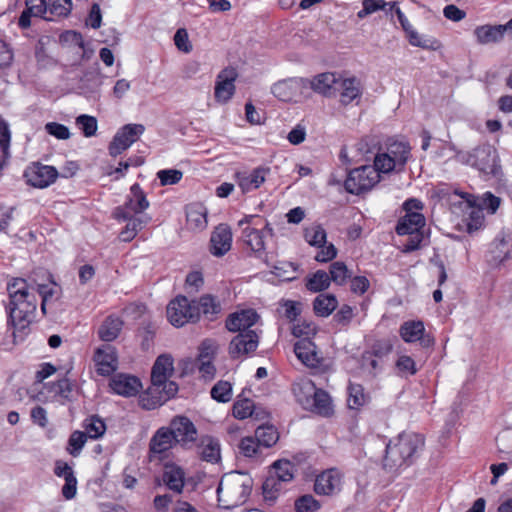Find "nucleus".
I'll list each match as a JSON object with an SVG mask.
<instances>
[{
	"label": "nucleus",
	"instance_id": "obj_1",
	"mask_svg": "<svg viewBox=\"0 0 512 512\" xmlns=\"http://www.w3.org/2000/svg\"><path fill=\"white\" fill-rule=\"evenodd\" d=\"M9 294V319L16 337L17 333L22 336L32 322L38 303L39 295L42 299L41 310L46 314L48 300L54 295V287L46 284L28 283L23 278H15L7 284Z\"/></svg>",
	"mask_w": 512,
	"mask_h": 512
},
{
	"label": "nucleus",
	"instance_id": "obj_2",
	"mask_svg": "<svg viewBox=\"0 0 512 512\" xmlns=\"http://www.w3.org/2000/svg\"><path fill=\"white\" fill-rule=\"evenodd\" d=\"M173 373V358L168 354L158 356L151 371V385L139 396L143 409L153 410L176 395L178 385L170 380Z\"/></svg>",
	"mask_w": 512,
	"mask_h": 512
},
{
	"label": "nucleus",
	"instance_id": "obj_3",
	"mask_svg": "<svg viewBox=\"0 0 512 512\" xmlns=\"http://www.w3.org/2000/svg\"><path fill=\"white\" fill-rule=\"evenodd\" d=\"M253 487V479L246 473L231 472L225 474L218 485L219 505L224 509H232L244 504Z\"/></svg>",
	"mask_w": 512,
	"mask_h": 512
},
{
	"label": "nucleus",
	"instance_id": "obj_4",
	"mask_svg": "<svg viewBox=\"0 0 512 512\" xmlns=\"http://www.w3.org/2000/svg\"><path fill=\"white\" fill-rule=\"evenodd\" d=\"M424 445V439L416 433H402L391 440L386 447L383 465L385 469L394 471L413 462L416 452Z\"/></svg>",
	"mask_w": 512,
	"mask_h": 512
},
{
	"label": "nucleus",
	"instance_id": "obj_5",
	"mask_svg": "<svg viewBox=\"0 0 512 512\" xmlns=\"http://www.w3.org/2000/svg\"><path fill=\"white\" fill-rule=\"evenodd\" d=\"M238 225H247L242 231L243 241L258 257H262L265 253V237L273 234L269 223L257 215H246Z\"/></svg>",
	"mask_w": 512,
	"mask_h": 512
},
{
	"label": "nucleus",
	"instance_id": "obj_6",
	"mask_svg": "<svg viewBox=\"0 0 512 512\" xmlns=\"http://www.w3.org/2000/svg\"><path fill=\"white\" fill-rule=\"evenodd\" d=\"M410 151L408 143L395 141L389 144L386 152L376 154L372 167H375L379 175L393 171L402 172L410 158Z\"/></svg>",
	"mask_w": 512,
	"mask_h": 512
},
{
	"label": "nucleus",
	"instance_id": "obj_7",
	"mask_svg": "<svg viewBox=\"0 0 512 512\" xmlns=\"http://www.w3.org/2000/svg\"><path fill=\"white\" fill-rule=\"evenodd\" d=\"M425 223V217L422 213L405 214L399 219L396 226L397 234L409 236L403 244V252H412L420 247L424 240L423 228Z\"/></svg>",
	"mask_w": 512,
	"mask_h": 512
},
{
	"label": "nucleus",
	"instance_id": "obj_8",
	"mask_svg": "<svg viewBox=\"0 0 512 512\" xmlns=\"http://www.w3.org/2000/svg\"><path fill=\"white\" fill-rule=\"evenodd\" d=\"M167 318L173 326L182 327L199 320V308L196 302L189 301L187 297L177 296L167 306Z\"/></svg>",
	"mask_w": 512,
	"mask_h": 512
},
{
	"label": "nucleus",
	"instance_id": "obj_9",
	"mask_svg": "<svg viewBox=\"0 0 512 512\" xmlns=\"http://www.w3.org/2000/svg\"><path fill=\"white\" fill-rule=\"evenodd\" d=\"M380 179L381 177L375 167H372V165H364L351 170L348 173L344 185L347 192L358 195L371 190L380 182Z\"/></svg>",
	"mask_w": 512,
	"mask_h": 512
},
{
	"label": "nucleus",
	"instance_id": "obj_10",
	"mask_svg": "<svg viewBox=\"0 0 512 512\" xmlns=\"http://www.w3.org/2000/svg\"><path fill=\"white\" fill-rule=\"evenodd\" d=\"M468 163L485 175H497L500 169L497 150L489 144L475 148L469 155Z\"/></svg>",
	"mask_w": 512,
	"mask_h": 512
},
{
	"label": "nucleus",
	"instance_id": "obj_11",
	"mask_svg": "<svg viewBox=\"0 0 512 512\" xmlns=\"http://www.w3.org/2000/svg\"><path fill=\"white\" fill-rule=\"evenodd\" d=\"M149 205L146 194L141 189L140 185L135 183L131 186L130 193L128 194L125 203L122 206H118L114 210L113 215L116 219L130 218L131 215H144L143 212L149 207Z\"/></svg>",
	"mask_w": 512,
	"mask_h": 512
},
{
	"label": "nucleus",
	"instance_id": "obj_12",
	"mask_svg": "<svg viewBox=\"0 0 512 512\" xmlns=\"http://www.w3.org/2000/svg\"><path fill=\"white\" fill-rule=\"evenodd\" d=\"M145 127L142 124H126L114 135L109 144L108 150L112 157H117L135 143L144 133Z\"/></svg>",
	"mask_w": 512,
	"mask_h": 512
},
{
	"label": "nucleus",
	"instance_id": "obj_13",
	"mask_svg": "<svg viewBox=\"0 0 512 512\" xmlns=\"http://www.w3.org/2000/svg\"><path fill=\"white\" fill-rule=\"evenodd\" d=\"M170 428L175 442L184 448L191 447L197 440V428L186 416H175L171 419Z\"/></svg>",
	"mask_w": 512,
	"mask_h": 512
},
{
	"label": "nucleus",
	"instance_id": "obj_14",
	"mask_svg": "<svg viewBox=\"0 0 512 512\" xmlns=\"http://www.w3.org/2000/svg\"><path fill=\"white\" fill-rule=\"evenodd\" d=\"M59 173L54 166L33 163L25 171L27 182L36 188H46L53 184Z\"/></svg>",
	"mask_w": 512,
	"mask_h": 512
},
{
	"label": "nucleus",
	"instance_id": "obj_15",
	"mask_svg": "<svg viewBox=\"0 0 512 512\" xmlns=\"http://www.w3.org/2000/svg\"><path fill=\"white\" fill-rule=\"evenodd\" d=\"M402 340L406 343H414L419 341L421 346L427 348L434 344V339L425 333V326L422 321H406L399 329Z\"/></svg>",
	"mask_w": 512,
	"mask_h": 512
},
{
	"label": "nucleus",
	"instance_id": "obj_16",
	"mask_svg": "<svg viewBox=\"0 0 512 512\" xmlns=\"http://www.w3.org/2000/svg\"><path fill=\"white\" fill-rule=\"evenodd\" d=\"M259 344V336L255 331L238 333L229 344V354L238 359L254 352Z\"/></svg>",
	"mask_w": 512,
	"mask_h": 512
},
{
	"label": "nucleus",
	"instance_id": "obj_17",
	"mask_svg": "<svg viewBox=\"0 0 512 512\" xmlns=\"http://www.w3.org/2000/svg\"><path fill=\"white\" fill-rule=\"evenodd\" d=\"M237 71L234 68L227 67L220 71L217 76L215 85V99L218 102H227L235 92V81L237 79Z\"/></svg>",
	"mask_w": 512,
	"mask_h": 512
},
{
	"label": "nucleus",
	"instance_id": "obj_18",
	"mask_svg": "<svg viewBox=\"0 0 512 512\" xmlns=\"http://www.w3.org/2000/svg\"><path fill=\"white\" fill-rule=\"evenodd\" d=\"M259 320V315L253 309H244L229 315L226 320V328L231 332L245 333L251 331Z\"/></svg>",
	"mask_w": 512,
	"mask_h": 512
},
{
	"label": "nucleus",
	"instance_id": "obj_19",
	"mask_svg": "<svg viewBox=\"0 0 512 512\" xmlns=\"http://www.w3.org/2000/svg\"><path fill=\"white\" fill-rule=\"evenodd\" d=\"M304 81L302 78H290L275 83L272 93L281 101H294L302 94Z\"/></svg>",
	"mask_w": 512,
	"mask_h": 512
},
{
	"label": "nucleus",
	"instance_id": "obj_20",
	"mask_svg": "<svg viewBox=\"0 0 512 512\" xmlns=\"http://www.w3.org/2000/svg\"><path fill=\"white\" fill-rule=\"evenodd\" d=\"M342 476L336 469H329L317 476L314 490L319 495H332L341 490Z\"/></svg>",
	"mask_w": 512,
	"mask_h": 512
},
{
	"label": "nucleus",
	"instance_id": "obj_21",
	"mask_svg": "<svg viewBox=\"0 0 512 512\" xmlns=\"http://www.w3.org/2000/svg\"><path fill=\"white\" fill-rule=\"evenodd\" d=\"M270 169L268 167H257L251 172H240L236 174L237 183L243 193L258 189L266 180Z\"/></svg>",
	"mask_w": 512,
	"mask_h": 512
},
{
	"label": "nucleus",
	"instance_id": "obj_22",
	"mask_svg": "<svg viewBox=\"0 0 512 512\" xmlns=\"http://www.w3.org/2000/svg\"><path fill=\"white\" fill-rule=\"evenodd\" d=\"M210 251L214 256L225 255L232 245V232L228 225L220 224L215 228L210 239Z\"/></svg>",
	"mask_w": 512,
	"mask_h": 512
},
{
	"label": "nucleus",
	"instance_id": "obj_23",
	"mask_svg": "<svg viewBox=\"0 0 512 512\" xmlns=\"http://www.w3.org/2000/svg\"><path fill=\"white\" fill-rule=\"evenodd\" d=\"M110 387L118 395L131 397L138 394L142 388V384L135 376L117 374L111 379Z\"/></svg>",
	"mask_w": 512,
	"mask_h": 512
},
{
	"label": "nucleus",
	"instance_id": "obj_24",
	"mask_svg": "<svg viewBox=\"0 0 512 512\" xmlns=\"http://www.w3.org/2000/svg\"><path fill=\"white\" fill-rule=\"evenodd\" d=\"M94 361L97 367V372L100 375L105 376L111 374L117 367L115 348L108 344L98 348L94 356Z\"/></svg>",
	"mask_w": 512,
	"mask_h": 512
},
{
	"label": "nucleus",
	"instance_id": "obj_25",
	"mask_svg": "<svg viewBox=\"0 0 512 512\" xmlns=\"http://www.w3.org/2000/svg\"><path fill=\"white\" fill-rule=\"evenodd\" d=\"M336 93H339L340 102L348 105L362 95V88L360 81L355 78H342L339 75Z\"/></svg>",
	"mask_w": 512,
	"mask_h": 512
},
{
	"label": "nucleus",
	"instance_id": "obj_26",
	"mask_svg": "<svg viewBox=\"0 0 512 512\" xmlns=\"http://www.w3.org/2000/svg\"><path fill=\"white\" fill-rule=\"evenodd\" d=\"M170 430L168 426H163L154 433L149 442L150 453L162 455L177 445Z\"/></svg>",
	"mask_w": 512,
	"mask_h": 512
},
{
	"label": "nucleus",
	"instance_id": "obj_27",
	"mask_svg": "<svg viewBox=\"0 0 512 512\" xmlns=\"http://www.w3.org/2000/svg\"><path fill=\"white\" fill-rule=\"evenodd\" d=\"M294 352L297 358L307 367H317L320 364V356L316 345L308 338L296 342Z\"/></svg>",
	"mask_w": 512,
	"mask_h": 512
},
{
	"label": "nucleus",
	"instance_id": "obj_28",
	"mask_svg": "<svg viewBox=\"0 0 512 512\" xmlns=\"http://www.w3.org/2000/svg\"><path fill=\"white\" fill-rule=\"evenodd\" d=\"M339 75L332 72H325L319 75H316L311 81V88L325 96H334L336 95V88L338 83Z\"/></svg>",
	"mask_w": 512,
	"mask_h": 512
},
{
	"label": "nucleus",
	"instance_id": "obj_29",
	"mask_svg": "<svg viewBox=\"0 0 512 512\" xmlns=\"http://www.w3.org/2000/svg\"><path fill=\"white\" fill-rule=\"evenodd\" d=\"M196 449L197 454L204 461L215 463L220 459V444L209 435L200 437Z\"/></svg>",
	"mask_w": 512,
	"mask_h": 512
},
{
	"label": "nucleus",
	"instance_id": "obj_30",
	"mask_svg": "<svg viewBox=\"0 0 512 512\" xmlns=\"http://www.w3.org/2000/svg\"><path fill=\"white\" fill-rule=\"evenodd\" d=\"M187 225L192 230H203L207 226V209L200 203L189 204L186 208Z\"/></svg>",
	"mask_w": 512,
	"mask_h": 512
},
{
	"label": "nucleus",
	"instance_id": "obj_31",
	"mask_svg": "<svg viewBox=\"0 0 512 512\" xmlns=\"http://www.w3.org/2000/svg\"><path fill=\"white\" fill-rule=\"evenodd\" d=\"M118 220L127 222L126 226L120 232V239L124 242H129L133 240L138 232L141 231L150 222L151 217L148 215H131L130 218Z\"/></svg>",
	"mask_w": 512,
	"mask_h": 512
},
{
	"label": "nucleus",
	"instance_id": "obj_32",
	"mask_svg": "<svg viewBox=\"0 0 512 512\" xmlns=\"http://www.w3.org/2000/svg\"><path fill=\"white\" fill-rule=\"evenodd\" d=\"M293 393L297 402L305 409H308L318 388L309 379H303L293 385Z\"/></svg>",
	"mask_w": 512,
	"mask_h": 512
},
{
	"label": "nucleus",
	"instance_id": "obj_33",
	"mask_svg": "<svg viewBox=\"0 0 512 512\" xmlns=\"http://www.w3.org/2000/svg\"><path fill=\"white\" fill-rule=\"evenodd\" d=\"M185 474L182 468L177 465H165L163 473V482L170 490L181 493L184 487Z\"/></svg>",
	"mask_w": 512,
	"mask_h": 512
},
{
	"label": "nucleus",
	"instance_id": "obj_34",
	"mask_svg": "<svg viewBox=\"0 0 512 512\" xmlns=\"http://www.w3.org/2000/svg\"><path fill=\"white\" fill-rule=\"evenodd\" d=\"M11 130L7 121L0 116V171L7 164L10 154Z\"/></svg>",
	"mask_w": 512,
	"mask_h": 512
},
{
	"label": "nucleus",
	"instance_id": "obj_35",
	"mask_svg": "<svg viewBox=\"0 0 512 512\" xmlns=\"http://www.w3.org/2000/svg\"><path fill=\"white\" fill-rule=\"evenodd\" d=\"M337 306L338 301L333 294H319L313 301L314 312L320 317H328Z\"/></svg>",
	"mask_w": 512,
	"mask_h": 512
},
{
	"label": "nucleus",
	"instance_id": "obj_36",
	"mask_svg": "<svg viewBox=\"0 0 512 512\" xmlns=\"http://www.w3.org/2000/svg\"><path fill=\"white\" fill-rule=\"evenodd\" d=\"M123 322L118 317H108L99 328V337L105 342L116 339L122 329Z\"/></svg>",
	"mask_w": 512,
	"mask_h": 512
},
{
	"label": "nucleus",
	"instance_id": "obj_37",
	"mask_svg": "<svg viewBox=\"0 0 512 512\" xmlns=\"http://www.w3.org/2000/svg\"><path fill=\"white\" fill-rule=\"evenodd\" d=\"M311 402L313 403L309 405L308 409L320 415L328 416L333 411L331 398L329 394L322 389L318 388Z\"/></svg>",
	"mask_w": 512,
	"mask_h": 512
},
{
	"label": "nucleus",
	"instance_id": "obj_38",
	"mask_svg": "<svg viewBox=\"0 0 512 512\" xmlns=\"http://www.w3.org/2000/svg\"><path fill=\"white\" fill-rule=\"evenodd\" d=\"M475 36L477 41L481 44H488L492 42H498L503 38V33L500 25L490 26L484 25L479 26L475 29Z\"/></svg>",
	"mask_w": 512,
	"mask_h": 512
},
{
	"label": "nucleus",
	"instance_id": "obj_39",
	"mask_svg": "<svg viewBox=\"0 0 512 512\" xmlns=\"http://www.w3.org/2000/svg\"><path fill=\"white\" fill-rule=\"evenodd\" d=\"M283 482L277 480L272 475H268L262 485L263 497L265 502L272 505L278 498L283 489Z\"/></svg>",
	"mask_w": 512,
	"mask_h": 512
},
{
	"label": "nucleus",
	"instance_id": "obj_40",
	"mask_svg": "<svg viewBox=\"0 0 512 512\" xmlns=\"http://www.w3.org/2000/svg\"><path fill=\"white\" fill-rule=\"evenodd\" d=\"M293 464L288 460H278L274 462L269 475H272L277 480L286 483L293 479Z\"/></svg>",
	"mask_w": 512,
	"mask_h": 512
},
{
	"label": "nucleus",
	"instance_id": "obj_41",
	"mask_svg": "<svg viewBox=\"0 0 512 512\" xmlns=\"http://www.w3.org/2000/svg\"><path fill=\"white\" fill-rule=\"evenodd\" d=\"M330 282L329 274L323 270H318L307 278L306 288L317 293L326 290Z\"/></svg>",
	"mask_w": 512,
	"mask_h": 512
},
{
	"label": "nucleus",
	"instance_id": "obj_42",
	"mask_svg": "<svg viewBox=\"0 0 512 512\" xmlns=\"http://www.w3.org/2000/svg\"><path fill=\"white\" fill-rule=\"evenodd\" d=\"M258 443L263 447L273 446L279 439L278 432L272 425H261L255 431Z\"/></svg>",
	"mask_w": 512,
	"mask_h": 512
},
{
	"label": "nucleus",
	"instance_id": "obj_43",
	"mask_svg": "<svg viewBox=\"0 0 512 512\" xmlns=\"http://www.w3.org/2000/svg\"><path fill=\"white\" fill-rule=\"evenodd\" d=\"M466 206L469 209L467 228L469 232L478 230L483 223L484 215L482 208L476 207L470 199H467Z\"/></svg>",
	"mask_w": 512,
	"mask_h": 512
},
{
	"label": "nucleus",
	"instance_id": "obj_44",
	"mask_svg": "<svg viewBox=\"0 0 512 512\" xmlns=\"http://www.w3.org/2000/svg\"><path fill=\"white\" fill-rule=\"evenodd\" d=\"M254 413H256V406L248 398L239 399L233 405V416L237 419L244 420L252 417Z\"/></svg>",
	"mask_w": 512,
	"mask_h": 512
},
{
	"label": "nucleus",
	"instance_id": "obj_45",
	"mask_svg": "<svg viewBox=\"0 0 512 512\" xmlns=\"http://www.w3.org/2000/svg\"><path fill=\"white\" fill-rule=\"evenodd\" d=\"M305 240L312 246L322 247L326 244V231L320 225L307 227L304 232Z\"/></svg>",
	"mask_w": 512,
	"mask_h": 512
},
{
	"label": "nucleus",
	"instance_id": "obj_46",
	"mask_svg": "<svg viewBox=\"0 0 512 512\" xmlns=\"http://www.w3.org/2000/svg\"><path fill=\"white\" fill-rule=\"evenodd\" d=\"M388 6L389 2H386L385 0H363L362 9L358 11L357 17L359 19H364L367 16L380 10L388 14Z\"/></svg>",
	"mask_w": 512,
	"mask_h": 512
},
{
	"label": "nucleus",
	"instance_id": "obj_47",
	"mask_svg": "<svg viewBox=\"0 0 512 512\" xmlns=\"http://www.w3.org/2000/svg\"><path fill=\"white\" fill-rule=\"evenodd\" d=\"M211 397L218 402H229L232 398V385L227 381L217 382L211 389Z\"/></svg>",
	"mask_w": 512,
	"mask_h": 512
},
{
	"label": "nucleus",
	"instance_id": "obj_48",
	"mask_svg": "<svg viewBox=\"0 0 512 512\" xmlns=\"http://www.w3.org/2000/svg\"><path fill=\"white\" fill-rule=\"evenodd\" d=\"M196 307L199 308V314L204 315H215L220 313V303L215 300L211 295H203L196 303Z\"/></svg>",
	"mask_w": 512,
	"mask_h": 512
},
{
	"label": "nucleus",
	"instance_id": "obj_49",
	"mask_svg": "<svg viewBox=\"0 0 512 512\" xmlns=\"http://www.w3.org/2000/svg\"><path fill=\"white\" fill-rule=\"evenodd\" d=\"M366 398L361 385L350 384L348 387V406L351 409H358L365 404Z\"/></svg>",
	"mask_w": 512,
	"mask_h": 512
},
{
	"label": "nucleus",
	"instance_id": "obj_50",
	"mask_svg": "<svg viewBox=\"0 0 512 512\" xmlns=\"http://www.w3.org/2000/svg\"><path fill=\"white\" fill-rule=\"evenodd\" d=\"M76 125L82 130L85 137H92L96 134L98 125L97 119L90 115H80L76 118Z\"/></svg>",
	"mask_w": 512,
	"mask_h": 512
},
{
	"label": "nucleus",
	"instance_id": "obj_51",
	"mask_svg": "<svg viewBox=\"0 0 512 512\" xmlns=\"http://www.w3.org/2000/svg\"><path fill=\"white\" fill-rule=\"evenodd\" d=\"M407 38L412 46L430 50H435L439 47L437 40L432 38H425L424 36L420 35L416 30L410 31V33L407 35Z\"/></svg>",
	"mask_w": 512,
	"mask_h": 512
},
{
	"label": "nucleus",
	"instance_id": "obj_52",
	"mask_svg": "<svg viewBox=\"0 0 512 512\" xmlns=\"http://www.w3.org/2000/svg\"><path fill=\"white\" fill-rule=\"evenodd\" d=\"M85 430L87 437L97 439L105 433L106 425L100 418L93 416L86 420Z\"/></svg>",
	"mask_w": 512,
	"mask_h": 512
},
{
	"label": "nucleus",
	"instance_id": "obj_53",
	"mask_svg": "<svg viewBox=\"0 0 512 512\" xmlns=\"http://www.w3.org/2000/svg\"><path fill=\"white\" fill-rule=\"evenodd\" d=\"M330 279L338 285H343L347 278L350 277V272L347 266L340 261H336L330 265Z\"/></svg>",
	"mask_w": 512,
	"mask_h": 512
},
{
	"label": "nucleus",
	"instance_id": "obj_54",
	"mask_svg": "<svg viewBox=\"0 0 512 512\" xmlns=\"http://www.w3.org/2000/svg\"><path fill=\"white\" fill-rule=\"evenodd\" d=\"M87 441V435L82 431H74L68 440L67 451L77 457Z\"/></svg>",
	"mask_w": 512,
	"mask_h": 512
},
{
	"label": "nucleus",
	"instance_id": "obj_55",
	"mask_svg": "<svg viewBox=\"0 0 512 512\" xmlns=\"http://www.w3.org/2000/svg\"><path fill=\"white\" fill-rule=\"evenodd\" d=\"M273 273L282 281H292L296 278L297 268L291 263H280L275 265Z\"/></svg>",
	"mask_w": 512,
	"mask_h": 512
},
{
	"label": "nucleus",
	"instance_id": "obj_56",
	"mask_svg": "<svg viewBox=\"0 0 512 512\" xmlns=\"http://www.w3.org/2000/svg\"><path fill=\"white\" fill-rule=\"evenodd\" d=\"M47 4L50 14L56 16H67L72 9L71 0H49Z\"/></svg>",
	"mask_w": 512,
	"mask_h": 512
},
{
	"label": "nucleus",
	"instance_id": "obj_57",
	"mask_svg": "<svg viewBox=\"0 0 512 512\" xmlns=\"http://www.w3.org/2000/svg\"><path fill=\"white\" fill-rule=\"evenodd\" d=\"M157 177L162 186L177 184L183 177V173L177 169H163L157 172Z\"/></svg>",
	"mask_w": 512,
	"mask_h": 512
},
{
	"label": "nucleus",
	"instance_id": "obj_58",
	"mask_svg": "<svg viewBox=\"0 0 512 512\" xmlns=\"http://www.w3.org/2000/svg\"><path fill=\"white\" fill-rule=\"evenodd\" d=\"M45 130L48 134L59 140H67L71 136L69 128L57 122H48L45 125Z\"/></svg>",
	"mask_w": 512,
	"mask_h": 512
},
{
	"label": "nucleus",
	"instance_id": "obj_59",
	"mask_svg": "<svg viewBox=\"0 0 512 512\" xmlns=\"http://www.w3.org/2000/svg\"><path fill=\"white\" fill-rule=\"evenodd\" d=\"M297 512H316L319 509V503L311 495H304L295 502Z\"/></svg>",
	"mask_w": 512,
	"mask_h": 512
},
{
	"label": "nucleus",
	"instance_id": "obj_60",
	"mask_svg": "<svg viewBox=\"0 0 512 512\" xmlns=\"http://www.w3.org/2000/svg\"><path fill=\"white\" fill-rule=\"evenodd\" d=\"M260 446L261 445L258 443L257 439H254L253 437H245L241 440L239 449L245 457H253L258 453Z\"/></svg>",
	"mask_w": 512,
	"mask_h": 512
},
{
	"label": "nucleus",
	"instance_id": "obj_61",
	"mask_svg": "<svg viewBox=\"0 0 512 512\" xmlns=\"http://www.w3.org/2000/svg\"><path fill=\"white\" fill-rule=\"evenodd\" d=\"M399 372L406 375H414L417 372L415 361L407 355L400 356L396 361Z\"/></svg>",
	"mask_w": 512,
	"mask_h": 512
},
{
	"label": "nucleus",
	"instance_id": "obj_62",
	"mask_svg": "<svg viewBox=\"0 0 512 512\" xmlns=\"http://www.w3.org/2000/svg\"><path fill=\"white\" fill-rule=\"evenodd\" d=\"M174 42L176 47L185 53H188L192 50V45L190 44L188 33L183 28L176 31L174 35Z\"/></svg>",
	"mask_w": 512,
	"mask_h": 512
},
{
	"label": "nucleus",
	"instance_id": "obj_63",
	"mask_svg": "<svg viewBox=\"0 0 512 512\" xmlns=\"http://www.w3.org/2000/svg\"><path fill=\"white\" fill-rule=\"evenodd\" d=\"M45 0H26V10L33 16L40 17L48 11Z\"/></svg>",
	"mask_w": 512,
	"mask_h": 512
},
{
	"label": "nucleus",
	"instance_id": "obj_64",
	"mask_svg": "<svg viewBox=\"0 0 512 512\" xmlns=\"http://www.w3.org/2000/svg\"><path fill=\"white\" fill-rule=\"evenodd\" d=\"M216 351L214 343L210 340H205L200 346V352L197 361H210L213 359Z\"/></svg>",
	"mask_w": 512,
	"mask_h": 512
}]
</instances>
